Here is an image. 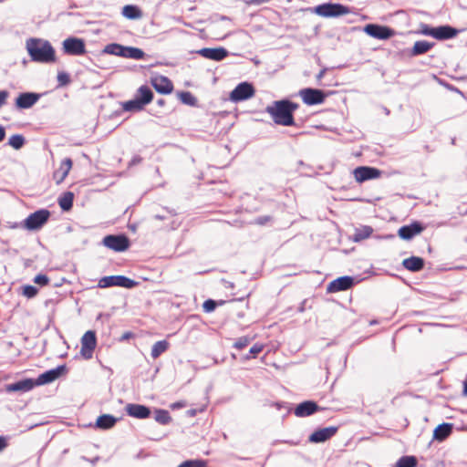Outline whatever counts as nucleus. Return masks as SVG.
Listing matches in <instances>:
<instances>
[{"label":"nucleus","mask_w":467,"mask_h":467,"mask_svg":"<svg viewBox=\"0 0 467 467\" xmlns=\"http://www.w3.org/2000/svg\"><path fill=\"white\" fill-rule=\"evenodd\" d=\"M354 285V280L351 276H341L338 277L332 282H330L327 285V292L329 293H337L340 291H345L351 288Z\"/></svg>","instance_id":"obj_16"},{"label":"nucleus","mask_w":467,"mask_h":467,"mask_svg":"<svg viewBox=\"0 0 467 467\" xmlns=\"http://www.w3.org/2000/svg\"><path fill=\"white\" fill-rule=\"evenodd\" d=\"M50 212L47 209L38 210L27 216L24 227L27 230L40 229L49 219Z\"/></svg>","instance_id":"obj_8"},{"label":"nucleus","mask_w":467,"mask_h":467,"mask_svg":"<svg viewBox=\"0 0 467 467\" xmlns=\"http://www.w3.org/2000/svg\"><path fill=\"white\" fill-rule=\"evenodd\" d=\"M265 346L261 343H255L251 348H250V354L253 358H255L259 353H261L264 349Z\"/></svg>","instance_id":"obj_46"},{"label":"nucleus","mask_w":467,"mask_h":467,"mask_svg":"<svg viewBox=\"0 0 467 467\" xmlns=\"http://www.w3.org/2000/svg\"><path fill=\"white\" fill-rule=\"evenodd\" d=\"M364 32L377 39H389L395 36V31L389 26L377 24H368L364 27Z\"/></svg>","instance_id":"obj_12"},{"label":"nucleus","mask_w":467,"mask_h":467,"mask_svg":"<svg viewBox=\"0 0 467 467\" xmlns=\"http://www.w3.org/2000/svg\"><path fill=\"white\" fill-rule=\"evenodd\" d=\"M57 78L59 87H64L70 83V77L67 72H58Z\"/></svg>","instance_id":"obj_43"},{"label":"nucleus","mask_w":467,"mask_h":467,"mask_svg":"<svg viewBox=\"0 0 467 467\" xmlns=\"http://www.w3.org/2000/svg\"><path fill=\"white\" fill-rule=\"evenodd\" d=\"M451 432V426L448 423H442L437 426L433 432V438L437 441L445 440Z\"/></svg>","instance_id":"obj_30"},{"label":"nucleus","mask_w":467,"mask_h":467,"mask_svg":"<svg viewBox=\"0 0 467 467\" xmlns=\"http://www.w3.org/2000/svg\"><path fill=\"white\" fill-rule=\"evenodd\" d=\"M150 84L158 93L164 95L171 94L174 88L171 80L165 76L150 78Z\"/></svg>","instance_id":"obj_14"},{"label":"nucleus","mask_w":467,"mask_h":467,"mask_svg":"<svg viewBox=\"0 0 467 467\" xmlns=\"http://www.w3.org/2000/svg\"><path fill=\"white\" fill-rule=\"evenodd\" d=\"M353 174L358 182H363L368 180L379 178L381 171L374 167L360 166L354 170Z\"/></svg>","instance_id":"obj_13"},{"label":"nucleus","mask_w":467,"mask_h":467,"mask_svg":"<svg viewBox=\"0 0 467 467\" xmlns=\"http://www.w3.org/2000/svg\"><path fill=\"white\" fill-rule=\"evenodd\" d=\"M144 56L143 50L138 47H124L123 53H121V57L134 59H142Z\"/></svg>","instance_id":"obj_34"},{"label":"nucleus","mask_w":467,"mask_h":467,"mask_svg":"<svg viewBox=\"0 0 467 467\" xmlns=\"http://www.w3.org/2000/svg\"><path fill=\"white\" fill-rule=\"evenodd\" d=\"M124 47L119 44H112L109 46H107L106 51L110 54L121 56V53H123Z\"/></svg>","instance_id":"obj_44"},{"label":"nucleus","mask_w":467,"mask_h":467,"mask_svg":"<svg viewBox=\"0 0 467 467\" xmlns=\"http://www.w3.org/2000/svg\"><path fill=\"white\" fill-rule=\"evenodd\" d=\"M164 103H165L164 99H159V100H158V104H159L160 106H163V105H164Z\"/></svg>","instance_id":"obj_55"},{"label":"nucleus","mask_w":467,"mask_h":467,"mask_svg":"<svg viewBox=\"0 0 467 467\" xmlns=\"http://www.w3.org/2000/svg\"><path fill=\"white\" fill-rule=\"evenodd\" d=\"M39 99V96L35 93H22L20 94L16 100V105L19 109H28L31 108Z\"/></svg>","instance_id":"obj_24"},{"label":"nucleus","mask_w":467,"mask_h":467,"mask_svg":"<svg viewBox=\"0 0 467 467\" xmlns=\"http://www.w3.org/2000/svg\"><path fill=\"white\" fill-rule=\"evenodd\" d=\"M271 221V217L268 215L260 216L254 219V223L258 225H265Z\"/></svg>","instance_id":"obj_48"},{"label":"nucleus","mask_w":467,"mask_h":467,"mask_svg":"<svg viewBox=\"0 0 467 467\" xmlns=\"http://www.w3.org/2000/svg\"><path fill=\"white\" fill-rule=\"evenodd\" d=\"M7 446V441L5 437L0 436V451Z\"/></svg>","instance_id":"obj_50"},{"label":"nucleus","mask_w":467,"mask_h":467,"mask_svg":"<svg viewBox=\"0 0 467 467\" xmlns=\"http://www.w3.org/2000/svg\"><path fill=\"white\" fill-rule=\"evenodd\" d=\"M9 96V93L6 90L0 91V108L3 107L6 103V99Z\"/></svg>","instance_id":"obj_49"},{"label":"nucleus","mask_w":467,"mask_h":467,"mask_svg":"<svg viewBox=\"0 0 467 467\" xmlns=\"http://www.w3.org/2000/svg\"><path fill=\"white\" fill-rule=\"evenodd\" d=\"M8 144L15 150H19L24 146L25 139L20 134L12 135L8 140Z\"/></svg>","instance_id":"obj_39"},{"label":"nucleus","mask_w":467,"mask_h":467,"mask_svg":"<svg viewBox=\"0 0 467 467\" xmlns=\"http://www.w3.org/2000/svg\"><path fill=\"white\" fill-rule=\"evenodd\" d=\"M418 461L415 456H402L396 462L395 467H416Z\"/></svg>","instance_id":"obj_36"},{"label":"nucleus","mask_w":467,"mask_h":467,"mask_svg":"<svg viewBox=\"0 0 467 467\" xmlns=\"http://www.w3.org/2000/svg\"><path fill=\"white\" fill-rule=\"evenodd\" d=\"M135 97L144 105H148L153 99V92L148 86L143 85L137 89Z\"/></svg>","instance_id":"obj_26"},{"label":"nucleus","mask_w":467,"mask_h":467,"mask_svg":"<svg viewBox=\"0 0 467 467\" xmlns=\"http://www.w3.org/2000/svg\"><path fill=\"white\" fill-rule=\"evenodd\" d=\"M5 138V130L3 126H0V142Z\"/></svg>","instance_id":"obj_51"},{"label":"nucleus","mask_w":467,"mask_h":467,"mask_svg":"<svg viewBox=\"0 0 467 467\" xmlns=\"http://www.w3.org/2000/svg\"><path fill=\"white\" fill-rule=\"evenodd\" d=\"M223 300L214 301L213 299H208L203 302L202 307L206 313H211L216 308L217 306H223Z\"/></svg>","instance_id":"obj_40"},{"label":"nucleus","mask_w":467,"mask_h":467,"mask_svg":"<svg viewBox=\"0 0 467 467\" xmlns=\"http://www.w3.org/2000/svg\"><path fill=\"white\" fill-rule=\"evenodd\" d=\"M34 387H36V383L32 379H26L12 384H8L5 386L6 392H26L31 390Z\"/></svg>","instance_id":"obj_22"},{"label":"nucleus","mask_w":467,"mask_h":467,"mask_svg":"<svg viewBox=\"0 0 467 467\" xmlns=\"http://www.w3.org/2000/svg\"><path fill=\"white\" fill-rule=\"evenodd\" d=\"M182 407H183V404H182V403H176V404H173V405L171 406V408H173V409H174V408H182Z\"/></svg>","instance_id":"obj_54"},{"label":"nucleus","mask_w":467,"mask_h":467,"mask_svg":"<svg viewBox=\"0 0 467 467\" xmlns=\"http://www.w3.org/2000/svg\"><path fill=\"white\" fill-rule=\"evenodd\" d=\"M180 100L189 106H195L197 103L196 98L189 91H182L178 94Z\"/></svg>","instance_id":"obj_38"},{"label":"nucleus","mask_w":467,"mask_h":467,"mask_svg":"<svg viewBox=\"0 0 467 467\" xmlns=\"http://www.w3.org/2000/svg\"><path fill=\"white\" fill-rule=\"evenodd\" d=\"M72 165L73 161L70 158H66L60 162L58 169L53 172V179L57 184H60L65 181L72 169Z\"/></svg>","instance_id":"obj_19"},{"label":"nucleus","mask_w":467,"mask_h":467,"mask_svg":"<svg viewBox=\"0 0 467 467\" xmlns=\"http://www.w3.org/2000/svg\"><path fill=\"white\" fill-rule=\"evenodd\" d=\"M122 15L129 19H138L142 16V13L136 5H128L122 9Z\"/></svg>","instance_id":"obj_33"},{"label":"nucleus","mask_w":467,"mask_h":467,"mask_svg":"<svg viewBox=\"0 0 467 467\" xmlns=\"http://www.w3.org/2000/svg\"><path fill=\"white\" fill-rule=\"evenodd\" d=\"M338 427L329 426L317 429L309 436V441L314 443L325 442L337 434Z\"/></svg>","instance_id":"obj_15"},{"label":"nucleus","mask_w":467,"mask_h":467,"mask_svg":"<svg viewBox=\"0 0 467 467\" xmlns=\"http://www.w3.org/2000/svg\"><path fill=\"white\" fill-rule=\"evenodd\" d=\"M37 288L30 285H25L23 287V295L27 298H32L36 296L37 295Z\"/></svg>","instance_id":"obj_45"},{"label":"nucleus","mask_w":467,"mask_h":467,"mask_svg":"<svg viewBox=\"0 0 467 467\" xmlns=\"http://www.w3.org/2000/svg\"><path fill=\"white\" fill-rule=\"evenodd\" d=\"M458 32L456 28L450 26H441L438 27H431L426 24L420 26V33L422 35L432 36L438 40L453 38L457 36Z\"/></svg>","instance_id":"obj_3"},{"label":"nucleus","mask_w":467,"mask_h":467,"mask_svg":"<svg viewBox=\"0 0 467 467\" xmlns=\"http://www.w3.org/2000/svg\"><path fill=\"white\" fill-rule=\"evenodd\" d=\"M463 395L467 396V379L463 382Z\"/></svg>","instance_id":"obj_53"},{"label":"nucleus","mask_w":467,"mask_h":467,"mask_svg":"<svg viewBox=\"0 0 467 467\" xmlns=\"http://www.w3.org/2000/svg\"><path fill=\"white\" fill-rule=\"evenodd\" d=\"M65 371L64 366H59L54 369L47 370L41 375L38 376L36 379L34 380L36 386H41L45 384L51 383L58 379L62 373Z\"/></svg>","instance_id":"obj_17"},{"label":"nucleus","mask_w":467,"mask_h":467,"mask_svg":"<svg viewBox=\"0 0 467 467\" xmlns=\"http://www.w3.org/2000/svg\"><path fill=\"white\" fill-rule=\"evenodd\" d=\"M325 73H326V69H322V70L317 74V80H320V79L324 77Z\"/></svg>","instance_id":"obj_52"},{"label":"nucleus","mask_w":467,"mask_h":467,"mask_svg":"<svg viewBox=\"0 0 467 467\" xmlns=\"http://www.w3.org/2000/svg\"><path fill=\"white\" fill-rule=\"evenodd\" d=\"M62 49L68 56H83L87 53L85 41L74 36L67 37L63 41Z\"/></svg>","instance_id":"obj_7"},{"label":"nucleus","mask_w":467,"mask_h":467,"mask_svg":"<svg viewBox=\"0 0 467 467\" xmlns=\"http://www.w3.org/2000/svg\"><path fill=\"white\" fill-rule=\"evenodd\" d=\"M144 105L136 97L133 99L128 100L123 103V109L126 111H140L144 109Z\"/></svg>","instance_id":"obj_35"},{"label":"nucleus","mask_w":467,"mask_h":467,"mask_svg":"<svg viewBox=\"0 0 467 467\" xmlns=\"http://www.w3.org/2000/svg\"><path fill=\"white\" fill-rule=\"evenodd\" d=\"M298 105L287 99L274 101L267 106L265 111L271 116L273 121L277 125H295L294 112Z\"/></svg>","instance_id":"obj_1"},{"label":"nucleus","mask_w":467,"mask_h":467,"mask_svg":"<svg viewBox=\"0 0 467 467\" xmlns=\"http://www.w3.org/2000/svg\"><path fill=\"white\" fill-rule=\"evenodd\" d=\"M169 342L167 340H160L157 341L151 348V358L153 359L158 358L162 353H164L169 348Z\"/></svg>","instance_id":"obj_32"},{"label":"nucleus","mask_w":467,"mask_h":467,"mask_svg":"<svg viewBox=\"0 0 467 467\" xmlns=\"http://www.w3.org/2000/svg\"><path fill=\"white\" fill-rule=\"evenodd\" d=\"M314 12L322 17H336L349 14V8L341 4H322L317 5Z\"/></svg>","instance_id":"obj_4"},{"label":"nucleus","mask_w":467,"mask_h":467,"mask_svg":"<svg viewBox=\"0 0 467 467\" xmlns=\"http://www.w3.org/2000/svg\"><path fill=\"white\" fill-rule=\"evenodd\" d=\"M34 282L39 285H47L49 283V278L46 275H37L34 278Z\"/></svg>","instance_id":"obj_47"},{"label":"nucleus","mask_w":467,"mask_h":467,"mask_svg":"<svg viewBox=\"0 0 467 467\" xmlns=\"http://www.w3.org/2000/svg\"><path fill=\"white\" fill-rule=\"evenodd\" d=\"M434 46L433 43L426 40L416 41L413 45L410 54L412 56H419L427 53Z\"/></svg>","instance_id":"obj_27"},{"label":"nucleus","mask_w":467,"mask_h":467,"mask_svg":"<svg viewBox=\"0 0 467 467\" xmlns=\"http://www.w3.org/2000/svg\"><path fill=\"white\" fill-rule=\"evenodd\" d=\"M198 53L208 59L221 61L228 56V51L224 47H205L198 51Z\"/></svg>","instance_id":"obj_21"},{"label":"nucleus","mask_w":467,"mask_h":467,"mask_svg":"<svg viewBox=\"0 0 467 467\" xmlns=\"http://www.w3.org/2000/svg\"><path fill=\"white\" fill-rule=\"evenodd\" d=\"M319 410V407L314 401H304L296 406L295 414L297 417H306Z\"/></svg>","instance_id":"obj_23"},{"label":"nucleus","mask_w":467,"mask_h":467,"mask_svg":"<svg viewBox=\"0 0 467 467\" xmlns=\"http://www.w3.org/2000/svg\"><path fill=\"white\" fill-rule=\"evenodd\" d=\"M424 230L422 224L414 222L409 225H404L399 229L398 234L403 240H410L414 236L420 234Z\"/></svg>","instance_id":"obj_18"},{"label":"nucleus","mask_w":467,"mask_h":467,"mask_svg":"<svg viewBox=\"0 0 467 467\" xmlns=\"http://www.w3.org/2000/svg\"><path fill=\"white\" fill-rule=\"evenodd\" d=\"M97 347V337L93 330L87 331L81 337L80 353L86 359H89L93 356V352Z\"/></svg>","instance_id":"obj_10"},{"label":"nucleus","mask_w":467,"mask_h":467,"mask_svg":"<svg viewBox=\"0 0 467 467\" xmlns=\"http://www.w3.org/2000/svg\"><path fill=\"white\" fill-rule=\"evenodd\" d=\"M255 89L251 83L242 82L230 93V99L234 102L246 100L254 96Z\"/></svg>","instance_id":"obj_9"},{"label":"nucleus","mask_w":467,"mask_h":467,"mask_svg":"<svg viewBox=\"0 0 467 467\" xmlns=\"http://www.w3.org/2000/svg\"><path fill=\"white\" fill-rule=\"evenodd\" d=\"M73 192H66L58 198V204L63 211H69L73 206Z\"/></svg>","instance_id":"obj_31"},{"label":"nucleus","mask_w":467,"mask_h":467,"mask_svg":"<svg viewBox=\"0 0 467 467\" xmlns=\"http://www.w3.org/2000/svg\"><path fill=\"white\" fill-rule=\"evenodd\" d=\"M117 422V419L109 414H103L97 419L96 426L99 429L108 430L112 428Z\"/></svg>","instance_id":"obj_28"},{"label":"nucleus","mask_w":467,"mask_h":467,"mask_svg":"<svg viewBox=\"0 0 467 467\" xmlns=\"http://www.w3.org/2000/svg\"><path fill=\"white\" fill-rule=\"evenodd\" d=\"M402 265L409 271L418 272L423 269L424 260L421 257L411 256L404 259Z\"/></svg>","instance_id":"obj_25"},{"label":"nucleus","mask_w":467,"mask_h":467,"mask_svg":"<svg viewBox=\"0 0 467 467\" xmlns=\"http://www.w3.org/2000/svg\"><path fill=\"white\" fill-rule=\"evenodd\" d=\"M125 410L129 416L136 419H147L150 415V410L141 404L129 403Z\"/></svg>","instance_id":"obj_20"},{"label":"nucleus","mask_w":467,"mask_h":467,"mask_svg":"<svg viewBox=\"0 0 467 467\" xmlns=\"http://www.w3.org/2000/svg\"><path fill=\"white\" fill-rule=\"evenodd\" d=\"M26 48L34 62L48 64L57 60L56 51L47 40L29 38L26 42Z\"/></svg>","instance_id":"obj_2"},{"label":"nucleus","mask_w":467,"mask_h":467,"mask_svg":"<svg viewBox=\"0 0 467 467\" xmlns=\"http://www.w3.org/2000/svg\"><path fill=\"white\" fill-rule=\"evenodd\" d=\"M102 244L114 252H124L130 246V242L125 234H109L102 239Z\"/></svg>","instance_id":"obj_5"},{"label":"nucleus","mask_w":467,"mask_h":467,"mask_svg":"<svg viewBox=\"0 0 467 467\" xmlns=\"http://www.w3.org/2000/svg\"><path fill=\"white\" fill-rule=\"evenodd\" d=\"M178 467H207V462L203 460H189L183 462Z\"/></svg>","instance_id":"obj_41"},{"label":"nucleus","mask_w":467,"mask_h":467,"mask_svg":"<svg viewBox=\"0 0 467 467\" xmlns=\"http://www.w3.org/2000/svg\"><path fill=\"white\" fill-rule=\"evenodd\" d=\"M372 233H373V229L371 226H368V225L356 228L355 232L353 234L352 240L357 243L361 242V241L366 240L368 237H370Z\"/></svg>","instance_id":"obj_29"},{"label":"nucleus","mask_w":467,"mask_h":467,"mask_svg":"<svg viewBox=\"0 0 467 467\" xmlns=\"http://www.w3.org/2000/svg\"><path fill=\"white\" fill-rule=\"evenodd\" d=\"M251 341H252V338L247 336L238 337L234 344V348H235L236 349L242 350V349L245 348L250 344Z\"/></svg>","instance_id":"obj_42"},{"label":"nucleus","mask_w":467,"mask_h":467,"mask_svg":"<svg viewBox=\"0 0 467 467\" xmlns=\"http://www.w3.org/2000/svg\"><path fill=\"white\" fill-rule=\"evenodd\" d=\"M155 420L162 425L169 424L171 421V417L169 411L165 410H157L155 411Z\"/></svg>","instance_id":"obj_37"},{"label":"nucleus","mask_w":467,"mask_h":467,"mask_svg":"<svg viewBox=\"0 0 467 467\" xmlns=\"http://www.w3.org/2000/svg\"><path fill=\"white\" fill-rule=\"evenodd\" d=\"M299 95L303 102L308 106L321 104L325 101L327 97L321 89L310 88L301 89Z\"/></svg>","instance_id":"obj_11"},{"label":"nucleus","mask_w":467,"mask_h":467,"mask_svg":"<svg viewBox=\"0 0 467 467\" xmlns=\"http://www.w3.org/2000/svg\"><path fill=\"white\" fill-rule=\"evenodd\" d=\"M137 282L124 275H109L104 276L99 280L98 286L99 288H107L110 286H120L125 288H132Z\"/></svg>","instance_id":"obj_6"}]
</instances>
